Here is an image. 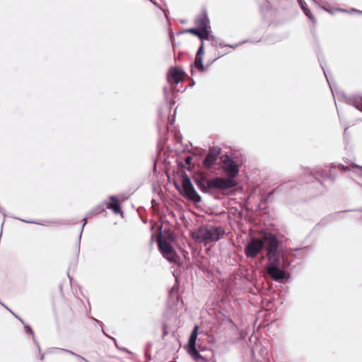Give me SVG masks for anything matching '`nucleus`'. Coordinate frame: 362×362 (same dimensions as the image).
<instances>
[{"label":"nucleus","instance_id":"f257e3e1","mask_svg":"<svg viewBox=\"0 0 362 362\" xmlns=\"http://www.w3.org/2000/svg\"><path fill=\"white\" fill-rule=\"evenodd\" d=\"M224 234L225 230L222 227L212 225H202L191 232L192 238L204 245L218 241Z\"/></svg>","mask_w":362,"mask_h":362},{"label":"nucleus","instance_id":"f03ea898","mask_svg":"<svg viewBox=\"0 0 362 362\" xmlns=\"http://www.w3.org/2000/svg\"><path fill=\"white\" fill-rule=\"evenodd\" d=\"M288 266L284 257L270 258L267 261V272L275 281L284 283L290 278V274L285 271Z\"/></svg>","mask_w":362,"mask_h":362},{"label":"nucleus","instance_id":"7ed1b4c3","mask_svg":"<svg viewBox=\"0 0 362 362\" xmlns=\"http://www.w3.org/2000/svg\"><path fill=\"white\" fill-rule=\"evenodd\" d=\"M261 239L264 243V248L267 251V257L268 259L270 258L281 257L279 251V241L274 235L268 233Z\"/></svg>","mask_w":362,"mask_h":362},{"label":"nucleus","instance_id":"20e7f679","mask_svg":"<svg viewBox=\"0 0 362 362\" xmlns=\"http://www.w3.org/2000/svg\"><path fill=\"white\" fill-rule=\"evenodd\" d=\"M162 230H160L158 237V247L163 257L171 263H177L179 260V256L173 247L172 245L168 243L162 236Z\"/></svg>","mask_w":362,"mask_h":362},{"label":"nucleus","instance_id":"39448f33","mask_svg":"<svg viewBox=\"0 0 362 362\" xmlns=\"http://www.w3.org/2000/svg\"><path fill=\"white\" fill-rule=\"evenodd\" d=\"M237 185V183L230 179L223 178L221 177H216L209 180L206 182V192L211 194V190L219 189L226 190L231 189Z\"/></svg>","mask_w":362,"mask_h":362},{"label":"nucleus","instance_id":"423d86ee","mask_svg":"<svg viewBox=\"0 0 362 362\" xmlns=\"http://www.w3.org/2000/svg\"><path fill=\"white\" fill-rule=\"evenodd\" d=\"M180 194L188 200L197 204L201 202V197L194 189L189 177L185 174L182 177Z\"/></svg>","mask_w":362,"mask_h":362},{"label":"nucleus","instance_id":"0eeeda50","mask_svg":"<svg viewBox=\"0 0 362 362\" xmlns=\"http://www.w3.org/2000/svg\"><path fill=\"white\" fill-rule=\"evenodd\" d=\"M221 160L223 163V169L230 177L229 179L235 178L239 173V166L236 162L228 154L221 156Z\"/></svg>","mask_w":362,"mask_h":362},{"label":"nucleus","instance_id":"6e6552de","mask_svg":"<svg viewBox=\"0 0 362 362\" xmlns=\"http://www.w3.org/2000/svg\"><path fill=\"white\" fill-rule=\"evenodd\" d=\"M264 249L261 238H252L246 245L245 254L247 257L255 258Z\"/></svg>","mask_w":362,"mask_h":362},{"label":"nucleus","instance_id":"1a4fd4ad","mask_svg":"<svg viewBox=\"0 0 362 362\" xmlns=\"http://www.w3.org/2000/svg\"><path fill=\"white\" fill-rule=\"evenodd\" d=\"M221 153V148L218 146L210 147L209 151L203 160V166L206 170H211L214 165L218 156Z\"/></svg>","mask_w":362,"mask_h":362},{"label":"nucleus","instance_id":"9d476101","mask_svg":"<svg viewBox=\"0 0 362 362\" xmlns=\"http://www.w3.org/2000/svg\"><path fill=\"white\" fill-rule=\"evenodd\" d=\"M185 75V71L177 67H171L167 75L168 81L172 84H178Z\"/></svg>","mask_w":362,"mask_h":362},{"label":"nucleus","instance_id":"9b49d317","mask_svg":"<svg viewBox=\"0 0 362 362\" xmlns=\"http://www.w3.org/2000/svg\"><path fill=\"white\" fill-rule=\"evenodd\" d=\"M194 24L199 29L211 28L210 21L206 10H204L202 14L196 17Z\"/></svg>","mask_w":362,"mask_h":362},{"label":"nucleus","instance_id":"f8f14e48","mask_svg":"<svg viewBox=\"0 0 362 362\" xmlns=\"http://www.w3.org/2000/svg\"><path fill=\"white\" fill-rule=\"evenodd\" d=\"M110 202H105V205L108 209L112 210L115 214L121 213V206L119 201L116 196H110L109 197Z\"/></svg>","mask_w":362,"mask_h":362},{"label":"nucleus","instance_id":"ddd939ff","mask_svg":"<svg viewBox=\"0 0 362 362\" xmlns=\"http://www.w3.org/2000/svg\"><path fill=\"white\" fill-rule=\"evenodd\" d=\"M194 180L198 188L202 192H206V182L207 179L202 175H198L194 177Z\"/></svg>","mask_w":362,"mask_h":362},{"label":"nucleus","instance_id":"4468645a","mask_svg":"<svg viewBox=\"0 0 362 362\" xmlns=\"http://www.w3.org/2000/svg\"><path fill=\"white\" fill-rule=\"evenodd\" d=\"M105 202H103L98 206L93 208L88 214L87 216L91 217L93 216L101 214L105 211Z\"/></svg>","mask_w":362,"mask_h":362},{"label":"nucleus","instance_id":"2eb2a0df","mask_svg":"<svg viewBox=\"0 0 362 362\" xmlns=\"http://www.w3.org/2000/svg\"><path fill=\"white\" fill-rule=\"evenodd\" d=\"M61 351L69 353V354H71L73 356H75L77 358H79L80 359L84 361L85 362H90L88 360H86L85 358H83V356H80V355L73 352L72 351L68 350V349H60V348H53L50 351V352L52 353V354H59Z\"/></svg>","mask_w":362,"mask_h":362},{"label":"nucleus","instance_id":"dca6fc26","mask_svg":"<svg viewBox=\"0 0 362 362\" xmlns=\"http://www.w3.org/2000/svg\"><path fill=\"white\" fill-rule=\"evenodd\" d=\"M188 353L194 358H200V354L199 353V351H197V348H196V344H192V343H188Z\"/></svg>","mask_w":362,"mask_h":362},{"label":"nucleus","instance_id":"f3484780","mask_svg":"<svg viewBox=\"0 0 362 362\" xmlns=\"http://www.w3.org/2000/svg\"><path fill=\"white\" fill-rule=\"evenodd\" d=\"M210 28L200 29L199 39L201 42H204V40H209L210 38Z\"/></svg>","mask_w":362,"mask_h":362},{"label":"nucleus","instance_id":"a211bd4d","mask_svg":"<svg viewBox=\"0 0 362 362\" xmlns=\"http://www.w3.org/2000/svg\"><path fill=\"white\" fill-rule=\"evenodd\" d=\"M194 66L199 71H204V66L203 64V57H195L194 62Z\"/></svg>","mask_w":362,"mask_h":362},{"label":"nucleus","instance_id":"6ab92c4d","mask_svg":"<svg viewBox=\"0 0 362 362\" xmlns=\"http://www.w3.org/2000/svg\"><path fill=\"white\" fill-rule=\"evenodd\" d=\"M24 329H25V332L27 334H31L33 336V342L37 346V349H38L39 351L40 352V347L39 343L37 342V341L36 340V339H35V337L34 336V332H33V329L31 328V327L28 325H24Z\"/></svg>","mask_w":362,"mask_h":362},{"label":"nucleus","instance_id":"aec40b11","mask_svg":"<svg viewBox=\"0 0 362 362\" xmlns=\"http://www.w3.org/2000/svg\"><path fill=\"white\" fill-rule=\"evenodd\" d=\"M197 335H198V326L196 325V326H194V327L193 328V329L191 332V334H190L189 340H188V343L196 344Z\"/></svg>","mask_w":362,"mask_h":362},{"label":"nucleus","instance_id":"412c9836","mask_svg":"<svg viewBox=\"0 0 362 362\" xmlns=\"http://www.w3.org/2000/svg\"><path fill=\"white\" fill-rule=\"evenodd\" d=\"M199 32H200V29L197 28H188V29H186V30H184L183 31H182L180 33H191L197 37H199Z\"/></svg>","mask_w":362,"mask_h":362},{"label":"nucleus","instance_id":"4be33fe9","mask_svg":"<svg viewBox=\"0 0 362 362\" xmlns=\"http://www.w3.org/2000/svg\"><path fill=\"white\" fill-rule=\"evenodd\" d=\"M349 104L354 106L357 110L361 111V104H360V103L356 98H350L349 100Z\"/></svg>","mask_w":362,"mask_h":362},{"label":"nucleus","instance_id":"5701e85b","mask_svg":"<svg viewBox=\"0 0 362 362\" xmlns=\"http://www.w3.org/2000/svg\"><path fill=\"white\" fill-rule=\"evenodd\" d=\"M164 235L166 236L168 239H169L171 241H174L175 238V235L173 232H172L169 229H165L164 230Z\"/></svg>","mask_w":362,"mask_h":362},{"label":"nucleus","instance_id":"b1692460","mask_svg":"<svg viewBox=\"0 0 362 362\" xmlns=\"http://www.w3.org/2000/svg\"><path fill=\"white\" fill-rule=\"evenodd\" d=\"M92 319H93V320L96 323H98V324L99 325V326L101 327V332H103L105 336H107V337H109V338H110L112 340H113V341H114V342H115V345L117 346L115 339V338H113V337H111L108 336V335L105 332V331H104L103 328L102 327L103 322H102L101 321H100V320H97V319L94 318V317H92Z\"/></svg>","mask_w":362,"mask_h":362},{"label":"nucleus","instance_id":"393cba45","mask_svg":"<svg viewBox=\"0 0 362 362\" xmlns=\"http://www.w3.org/2000/svg\"><path fill=\"white\" fill-rule=\"evenodd\" d=\"M204 54V42H201V45L199 47L198 50L196 53L195 57H203Z\"/></svg>","mask_w":362,"mask_h":362},{"label":"nucleus","instance_id":"a878e982","mask_svg":"<svg viewBox=\"0 0 362 362\" xmlns=\"http://www.w3.org/2000/svg\"><path fill=\"white\" fill-rule=\"evenodd\" d=\"M304 13L313 23L315 22V19L314 16H313V14L311 13L310 11L308 8L306 9H304Z\"/></svg>","mask_w":362,"mask_h":362},{"label":"nucleus","instance_id":"bb28decb","mask_svg":"<svg viewBox=\"0 0 362 362\" xmlns=\"http://www.w3.org/2000/svg\"><path fill=\"white\" fill-rule=\"evenodd\" d=\"M355 164L351 165V166H344L343 165H340V169L343 171H349V170H354L355 169H358L357 168H353Z\"/></svg>","mask_w":362,"mask_h":362},{"label":"nucleus","instance_id":"cd10ccee","mask_svg":"<svg viewBox=\"0 0 362 362\" xmlns=\"http://www.w3.org/2000/svg\"><path fill=\"white\" fill-rule=\"evenodd\" d=\"M192 157L190 156H187L185 159V165L188 170H189V168H190V165L192 164Z\"/></svg>","mask_w":362,"mask_h":362},{"label":"nucleus","instance_id":"c85d7f7f","mask_svg":"<svg viewBox=\"0 0 362 362\" xmlns=\"http://www.w3.org/2000/svg\"><path fill=\"white\" fill-rule=\"evenodd\" d=\"M88 216H87V217H85L83 218L82 221H83V225H82V228H81V233L79 234V237H78V239H79V241L81 240V235H82V233H83V228H84V226H86V224L87 223V218Z\"/></svg>","mask_w":362,"mask_h":362},{"label":"nucleus","instance_id":"c756f323","mask_svg":"<svg viewBox=\"0 0 362 362\" xmlns=\"http://www.w3.org/2000/svg\"><path fill=\"white\" fill-rule=\"evenodd\" d=\"M247 42V40H243V41L240 42L236 43V44H233V45L228 44V47H231V48H236L239 45H243V44H244V43H245Z\"/></svg>","mask_w":362,"mask_h":362},{"label":"nucleus","instance_id":"7c9ffc66","mask_svg":"<svg viewBox=\"0 0 362 362\" xmlns=\"http://www.w3.org/2000/svg\"><path fill=\"white\" fill-rule=\"evenodd\" d=\"M318 60H319V62H320V66H321V67H322V70H323V72H324V74H325V77H326V78H327V82L329 83V79H328V78H327V73H326V71H325V69H324V66H322V62H321V61H320V57H318Z\"/></svg>","mask_w":362,"mask_h":362},{"label":"nucleus","instance_id":"2f4dec72","mask_svg":"<svg viewBox=\"0 0 362 362\" xmlns=\"http://www.w3.org/2000/svg\"><path fill=\"white\" fill-rule=\"evenodd\" d=\"M21 221H23V222H26V223H35V224H38V225H46L45 223H42V222H37V221H25V220H21Z\"/></svg>","mask_w":362,"mask_h":362},{"label":"nucleus","instance_id":"473e14b6","mask_svg":"<svg viewBox=\"0 0 362 362\" xmlns=\"http://www.w3.org/2000/svg\"><path fill=\"white\" fill-rule=\"evenodd\" d=\"M8 310H9V311H10V312H11V313H12V314H13V315H14L17 319H18V320L21 321V322L22 324H23V325L25 324V323H24V321H23V320H22L19 316H18V315H16L14 313H13L10 309H9Z\"/></svg>","mask_w":362,"mask_h":362},{"label":"nucleus","instance_id":"72a5a7b5","mask_svg":"<svg viewBox=\"0 0 362 362\" xmlns=\"http://www.w3.org/2000/svg\"><path fill=\"white\" fill-rule=\"evenodd\" d=\"M300 3V5H301V8L303 9V11H304V9H306L307 8V5L305 3H303L302 0H299Z\"/></svg>","mask_w":362,"mask_h":362},{"label":"nucleus","instance_id":"f704fd0d","mask_svg":"<svg viewBox=\"0 0 362 362\" xmlns=\"http://www.w3.org/2000/svg\"><path fill=\"white\" fill-rule=\"evenodd\" d=\"M175 187L180 192V191L182 190V185L180 186L179 185V184L175 183Z\"/></svg>","mask_w":362,"mask_h":362},{"label":"nucleus","instance_id":"c9c22d12","mask_svg":"<svg viewBox=\"0 0 362 362\" xmlns=\"http://www.w3.org/2000/svg\"><path fill=\"white\" fill-rule=\"evenodd\" d=\"M209 40L216 41V37L214 35L210 34V38Z\"/></svg>","mask_w":362,"mask_h":362},{"label":"nucleus","instance_id":"e433bc0d","mask_svg":"<svg viewBox=\"0 0 362 362\" xmlns=\"http://www.w3.org/2000/svg\"><path fill=\"white\" fill-rule=\"evenodd\" d=\"M168 88L167 87H164L163 88V92H164V94H165L166 98H167V93H168Z\"/></svg>","mask_w":362,"mask_h":362},{"label":"nucleus","instance_id":"4c0bfd02","mask_svg":"<svg viewBox=\"0 0 362 362\" xmlns=\"http://www.w3.org/2000/svg\"><path fill=\"white\" fill-rule=\"evenodd\" d=\"M222 55L218 57L217 58H216L215 59H214L212 62H209V63L207 64L206 66H209L210 64H211L213 62H214L217 59H218L219 57H221Z\"/></svg>","mask_w":362,"mask_h":362},{"label":"nucleus","instance_id":"58836bf2","mask_svg":"<svg viewBox=\"0 0 362 362\" xmlns=\"http://www.w3.org/2000/svg\"><path fill=\"white\" fill-rule=\"evenodd\" d=\"M218 45H219L220 47H228V44H225V43H223V42H219V43H218Z\"/></svg>","mask_w":362,"mask_h":362},{"label":"nucleus","instance_id":"ea45409f","mask_svg":"<svg viewBox=\"0 0 362 362\" xmlns=\"http://www.w3.org/2000/svg\"><path fill=\"white\" fill-rule=\"evenodd\" d=\"M353 168H357L358 170H360L361 171H362V166H361V165H354V166Z\"/></svg>","mask_w":362,"mask_h":362},{"label":"nucleus","instance_id":"a19ab883","mask_svg":"<svg viewBox=\"0 0 362 362\" xmlns=\"http://www.w3.org/2000/svg\"><path fill=\"white\" fill-rule=\"evenodd\" d=\"M352 11L359 14H362V11L357 9H353Z\"/></svg>","mask_w":362,"mask_h":362},{"label":"nucleus","instance_id":"79ce46f5","mask_svg":"<svg viewBox=\"0 0 362 362\" xmlns=\"http://www.w3.org/2000/svg\"><path fill=\"white\" fill-rule=\"evenodd\" d=\"M168 334V332L164 329L163 332V337L164 338L165 336Z\"/></svg>","mask_w":362,"mask_h":362},{"label":"nucleus","instance_id":"37998d69","mask_svg":"<svg viewBox=\"0 0 362 362\" xmlns=\"http://www.w3.org/2000/svg\"><path fill=\"white\" fill-rule=\"evenodd\" d=\"M348 211H338V212L336 214V216L339 215L340 214H342V213L348 212Z\"/></svg>","mask_w":362,"mask_h":362},{"label":"nucleus","instance_id":"c03bdc74","mask_svg":"<svg viewBox=\"0 0 362 362\" xmlns=\"http://www.w3.org/2000/svg\"><path fill=\"white\" fill-rule=\"evenodd\" d=\"M175 114V112H174L173 119H170V117H168V120H170V123H171V124H173V123L174 122Z\"/></svg>","mask_w":362,"mask_h":362},{"label":"nucleus","instance_id":"a18cd8bd","mask_svg":"<svg viewBox=\"0 0 362 362\" xmlns=\"http://www.w3.org/2000/svg\"><path fill=\"white\" fill-rule=\"evenodd\" d=\"M0 304L4 306V308H6L7 310H9V308L6 305H4L2 302L0 301Z\"/></svg>","mask_w":362,"mask_h":362},{"label":"nucleus","instance_id":"49530a36","mask_svg":"<svg viewBox=\"0 0 362 362\" xmlns=\"http://www.w3.org/2000/svg\"><path fill=\"white\" fill-rule=\"evenodd\" d=\"M338 11H340L341 12H347V11L346 9H343V8H339Z\"/></svg>","mask_w":362,"mask_h":362},{"label":"nucleus","instance_id":"de8ad7c7","mask_svg":"<svg viewBox=\"0 0 362 362\" xmlns=\"http://www.w3.org/2000/svg\"><path fill=\"white\" fill-rule=\"evenodd\" d=\"M195 83L193 79L191 80V84H190V86H194Z\"/></svg>","mask_w":362,"mask_h":362},{"label":"nucleus","instance_id":"09e8293b","mask_svg":"<svg viewBox=\"0 0 362 362\" xmlns=\"http://www.w3.org/2000/svg\"><path fill=\"white\" fill-rule=\"evenodd\" d=\"M0 211L4 214V210L0 207Z\"/></svg>","mask_w":362,"mask_h":362},{"label":"nucleus","instance_id":"8fccbe9b","mask_svg":"<svg viewBox=\"0 0 362 362\" xmlns=\"http://www.w3.org/2000/svg\"><path fill=\"white\" fill-rule=\"evenodd\" d=\"M40 359H41V360H43V359H44V354H41V355H40Z\"/></svg>","mask_w":362,"mask_h":362},{"label":"nucleus","instance_id":"3c124183","mask_svg":"<svg viewBox=\"0 0 362 362\" xmlns=\"http://www.w3.org/2000/svg\"><path fill=\"white\" fill-rule=\"evenodd\" d=\"M122 350L124 351H127V349L126 348H123Z\"/></svg>","mask_w":362,"mask_h":362},{"label":"nucleus","instance_id":"603ef678","mask_svg":"<svg viewBox=\"0 0 362 362\" xmlns=\"http://www.w3.org/2000/svg\"><path fill=\"white\" fill-rule=\"evenodd\" d=\"M361 112H362V97H361Z\"/></svg>","mask_w":362,"mask_h":362},{"label":"nucleus","instance_id":"864d4df0","mask_svg":"<svg viewBox=\"0 0 362 362\" xmlns=\"http://www.w3.org/2000/svg\"><path fill=\"white\" fill-rule=\"evenodd\" d=\"M175 289V287L173 286V288H172V291H174Z\"/></svg>","mask_w":362,"mask_h":362}]
</instances>
